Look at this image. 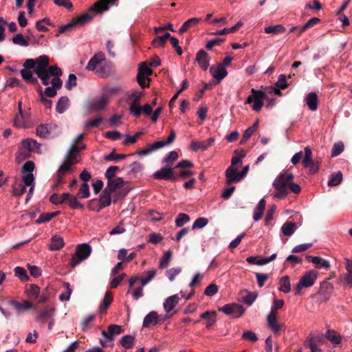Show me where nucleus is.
<instances>
[{"instance_id":"12","label":"nucleus","mask_w":352,"mask_h":352,"mask_svg":"<svg viewBox=\"0 0 352 352\" xmlns=\"http://www.w3.org/2000/svg\"><path fill=\"white\" fill-rule=\"evenodd\" d=\"M49 64L50 58L47 55L39 56L36 58V68L34 69V73L37 74L45 72Z\"/></svg>"},{"instance_id":"44","label":"nucleus","mask_w":352,"mask_h":352,"mask_svg":"<svg viewBox=\"0 0 352 352\" xmlns=\"http://www.w3.org/2000/svg\"><path fill=\"white\" fill-rule=\"evenodd\" d=\"M157 274L156 270L146 271L144 272V277H140V282L142 286H145L151 281Z\"/></svg>"},{"instance_id":"53","label":"nucleus","mask_w":352,"mask_h":352,"mask_svg":"<svg viewBox=\"0 0 352 352\" xmlns=\"http://www.w3.org/2000/svg\"><path fill=\"white\" fill-rule=\"evenodd\" d=\"M79 198H88L90 196L89 186L87 183L83 182L77 194Z\"/></svg>"},{"instance_id":"9","label":"nucleus","mask_w":352,"mask_h":352,"mask_svg":"<svg viewBox=\"0 0 352 352\" xmlns=\"http://www.w3.org/2000/svg\"><path fill=\"white\" fill-rule=\"evenodd\" d=\"M124 329L122 326L118 324H111L107 327V331H102V336L105 338L108 341L113 342L114 338L123 333Z\"/></svg>"},{"instance_id":"55","label":"nucleus","mask_w":352,"mask_h":352,"mask_svg":"<svg viewBox=\"0 0 352 352\" xmlns=\"http://www.w3.org/2000/svg\"><path fill=\"white\" fill-rule=\"evenodd\" d=\"M126 155L125 154H116L115 150H113L109 155L104 157V160L106 161H118L125 159Z\"/></svg>"},{"instance_id":"58","label":"nucleus","mask_w":352,"mask_h":352,"mask_svg":"<svg viewBox=\"0 0 352 352\" xmlns=\"http://www.w3.org/2000/svg\"><path fill=\"white\" fill-rule=\"evenodd\" d=\"M257 297V294L255 292H247L246 294L243 296V302L246 305L250 306L253 304Z\"/></svg>"},{"instance_id":"24","label":"nucleus","mask_w":352,"mask_h":352,"mask_svg":"<svg viewBox=\"0 0 352 352\" xmlns=\"http://www.w3.org/2000/svg\"><path fill=\"white\" fill-rule=\"evenodd\" d=\"M179 298L178 294L168 297L163 304L164 309L166 313L171 311L178 304Z\"/></svg>"},{"instance_id":"8","label":"nucleus","mask_w":352,"mask_h":352,"mask_svg":"<svg viewBox=\"0 0 352 352\" xmlns=\"http://www.w3.org/2000/svg\"><path fill=\"white\" fill-rule=\"evenodd\" d=\"M219 311H222L227 315H230L235 318H239L244 314L245 309L240 304L231 303L226 304L222 307L219 308Z\"/></svg>"},{"instance_id":"17","label":"nucleus","mask_w":352,"mask_h":352,"mask_svg":"<svg viewBox=\"0 0 352 352\" xmlns=\"http://www.w3.org/2000/svg\"><path fill=\"white\" fill-rule=\"evenodd\" d=\"M54 311V307H47L46 309L39 312L38 315L35 318L36 322L44 324L47 319L53 317Z\"/></svg>"},{"instance_id":"25","label":"nucleus","mask_w":352,"mask_h":352,"mask_svg":"<svg viewBox=\"0 0 352 352\" xmlns=\"http://www.w3.org/2000/svg\"><path fill=\"white\" fill-rule=\"evenodd\" d=\"M307 260H311L313 264L316 265V267L318 269L324 268L325 270H329L330 268V263L328 261L319 257V256H307Z\"/></svg>"},{"instance_id":"54","label":"nucleus","mask_w":352,"mask_h":352,"mask_svg":"<svg viewBox=\"0 0 352 352\" xmlns=\"http://www.w3.org/2000/svg\"><path fill=\"white\" fill-rule=\"evenodd\" d=\"M152 74L153 70L148 66L146 63H141L140 64L138 74L143 76H148L152 75Z\"/></svg>"},{"instance_id":"18","label":"nucleus","mask_w":352,"mask_h":352,"mask_svg":"<svg viewBox=\"0 0 352 352\" xmlns=\"http://www.w3.org/2000/svg\"><path fill=\"white\" fill-rule=\"evenodd\" d=\"M125 184V182L122 177H116L107 181V186L105 188L111 193H113L118 189H120Z\"/></svg>"},{"instance_id":"41","label":"nucleus","mask_w":352,"mask_h":352,"mask_svg":"<svg viewBox=\"0 0 352 352\" xmlns=\"http://www.w3.org/2000/svg\"><path fill=\"white\" fill-rule=\"evenodd\" d=\"M69 98L67 96H62L59 98L56 109L58 113H63L65 111V110L67 109L69 105Z\"/></svg>"},{"instance_id":"38","label":"nucleus","mask_w":352,"mask_h":352,"mask_svg":"<svg viewBox=\"0 0 352 352\" xmlns=\"http://www.w3.org/2000/svg\"><path fill=\"white\" fill-rule=\"evenodd\" d=\"M77 162V154L68 151L62 164L67 166L68 168H72V166Z\"/></svg>"},{"instance_id":"13","label":"nucleus","mask_w":352,"mask_h":352,"mask_svg":"<svg viewBox=\"0 0 352 352\" xmlns=\"http://www.w3.org/2000/svg\"><path fill=\"white\" fill-rule=\"evenodd\" d=\"M210 56L204 50H199L196 54L195 60L204 71L208 69L210 65Z\"/></svg>"},{"instance_id":"1","label":"nucleus","mask_w":352,"mask_h":352,"mask_svg":"<svg viewBox=\"0 0 352 352\" xmlns=\"http://www.w3.org/2000/svg\"><path fill=\"white\" fill-rule=\"evenodd\" d=\"M294 175L292 173H280L273 182V187L276 192L274 197L277 199L285 197L289 189L292 192L298 194L301 188L297 184L293 182Z\"/></svg>"},{"instance_id":"35","label":"nucleus","mask_w":352,"mask_h":352,"mask_svg":"<svg viewBox=\"0 0 352 352\" xmlns=\"http://www.w3.org/2000/svg\"><path fill=\"white\" fill-rule=\"evenodd\" d=\"M265 208V201L262 199L259 201L256 208H255L253 218L257 221L263 217V214Z\"/></svg>"},{"instance_id":"31","label":"nucleus","mask_w":352,"mask_h":352,"mask_svg":"<svg viewBox=\"0 0 352 352\" xmlns=\"http://www.w3.org/2000/svg\"><path fill=\"white\" fill-rule=\"evenodd\" d=\"M107 104V99L105 97L96 99L92 101L90 104L89 108L91 111H100L106 107Z\"/></svg>"},{"instance_id":"40","label":"nucleus","mask_w":352,"mask_h":352,"mask_svg":"<svg viewBox=\"0 0 352 352\" xmlns=\"http://www.w3.org/2000/svg\"><path fill=\"white\" fill-rule=\"evenodd\" d=\"M60 213V211L54 212H43L40 214L39 217L36 220L37 224L46 223L50 221L52 219L56 217Z\"/></svg>"},{"instance_id":"11","label":"nucleus","mask_w":352,"mask_h":352,"mask_svg":"<svg viewBox=\"0 0 352 352\" xmlns=\"http://www.w3.org/2000/svg\"><path fill=\"white\" fill-rule=\"evenodd\" d=\"M51 87H47L45 89V94L50 98L55 97L57 94V90L60 89L63 86V81L60 78H53L51 80Z\"/></svg>"},{"instance_id":"4","label":"nucleus","mask_w":352,"mask_h":352,"mask_svg":"<svg viewBox=\"0 0 352 352\" xmlns=\"http://www.w3.org/2000/svg\"><path fill=\"white\" fill-rule=\"evenodd\" d=\"M251 92L252 94L247 98L245 104H250L253 103L252 105V110L258 112L263 107V101L267 98V96L264 91L256 90L254 88L251 89Z\"/></svg>"},{"instance_id":"28","label":"nucleus","mask_w":352,"mask_h":352,"mask_svg":"<svg viewBox=\"0 0 352 352\" xmlns=\"http://www.w3.org/2000/svg\"><path fill=\"white\" fill-rule=\"evenodd\" d=\"M64 245L63 239L59 236L54 235L51 238L49 249L52 251H58L63 248Z\"/></svg>"},{"instance_id":"29","label":"nucleus","mask_w":352,"mask_h":352,"mask_svg":"<svg viewBox=\"0 0 352 352\" xmlns=\"http://www.w3.org/2000/svg\"><path fill=\"white\" fill-rule=\"evenodd\" d=\"M40 146V144L32 139H25L22 141V148L27 150L28 152H32L38 149Z\"/></svg>"},{"instance_id":"23","label":"nucleus","mask_w":352,"mask_h":352,"mask_svg":"<svg viewBox=\"0 0 352 352\" xmlns=\"http://www.w3.org/2000/svg\"><path fill=\"white\" fill-rule=\"evenodd\" d=\"M25 293L27 294L28 298L31 301H34L38 299L41 293V289L37 285L30 284L26 287Z\"/></svg>"},{"instance_id":"6","label":"nucleus","mask_w":352,"mask_h":352,"mask_svg":"<svg viewBox=\"0 0 352 352\" xmlns=\"http://www.w3.org/2000/svg\"><path fill=\"white\" fill-rule=\"evenodd\" d=\"M305 156L302 160L303 166L305 168H309V173L311 174L316 173L319 170V161H314L312 159V152L309 146L305 148Z\"/></svg>"},{"instance_id":"10","label":"nucleus","mask_w":352,"mask_h":352,"mask_svg":"<svg viewBox=\"0 0 352 352\" xmlns=\"http://www.w3.org/2000/svg\"><path fill=\"white\" fill-rule=\"evenodd\" d=\"M72 168H68L67 166L61 164L56 173V182L54 184L53 188H58V186L65 182V176L67 173H72Z\"/></svg>"},{"instance_id":"15","label":"nucleus","mask_w":352,"mask_h":352,"mask_svg":"<svg viewBox=\"0 0 352 352\" xmlns=\"http://www.w3.org/2000/svg\"><path fill=\"white\" fill-rule=\"evenodd\" d=\"M225 175L226 177L227 185H230L232 183L238 182L241 180V177H240L239 173L237 172L236 169L232 166H230L226 169Z\"/></svg>"},{"instance_id":"50","label":"nucleus","mask_w":352,"mask_h":352,"mask_svg":"<svg viewBox=\"0 0 352 352\" xmlns=\"http://www.w3.org/2000/svg\"><path fill=\"white\" fill-rule=\"evenodd\" d=\"M243 25V23L241 21H239L236 24L231 28H225L223 30L217 31L214 33V35H222L228 33H232L236 32Z\"/></svg>"},{"instance_id":"63","label":"nucleus","mask_w":352,"mask_h":352,"mask_svg":"<svg viewBox=\"0 0 352 352\" xmlns=\"http://www.w3.org/2000/svg\"><path fill=\"white\" fill-rule=\"evenodd\" d=\"M130 113L138 118L142 113V107L140 103H131L129 108Z\"/></svg>"},{"instance_id":"30","label":"nucleus","mask_w":352,"mask_h":352,"mask_svg":"<svg viewBox=\"0 0 352 352\" xmlns=\"http://www.w3.org/2000/svg\"><path fill=\"white\" fill-rule=\"evenodd\" d=\"M200 318L204 320H207L206 327L210 328L216 322L217 314L214 311H207L203 313Z\"/></svg>"},{"instance_id":"2","label":"nucleus","mask_w":352,"mask_h":352,"mask_svg":"<svg viewBox=\"0 0 352 352\" xmlns=\"http://www.w3.org/2000/svg\"><path fill=\"white\" fill-rule=\"evenodd\" d=\"M318 272L311 270L306 272L294 287V294L300 295L303 288L311 287L316 282Z\"/></svg>"},{"instance_id":"51","label":"nucleus","mask_w":352,"mask_h":352,"mask_svg":"<svg viewBox=\"0 0 352 352\" xmlns=\"http://www.w3.org/2000/svg\"><path fill=\"white\" fill-rule=\"evenodd\" d=\"M285 30L283 25L278 24L274 26H268L265 28V32L267 34H278L284 32Z\"/></svg>"},{"instance_id":"52","label":"nucleus","mask_w":352,"mask_h":352,"mask_svg":"<svg viewBox=\"0 0 352 352\" xmlns=\"http://www.w3.org/2000/svg\"><path fill=\"white\" fill-rule=\"evenodd\" d=\"M15 276H17L22 281H28L30 277L28 275L26 270L21 267H16L14 270Z\"/></svg>"},{"instance_id":"57","label":"nucleus","mask_w":352,"mask_h":352,"mask_svg":"<svg viewBox=\"0 0 352 352\" xmlns=\"http://www.w3.org/2000/svg\"><path fill=\"white\" fill-rule=\"evenodd\" d=\"M190 221V217L186 213H179L175 219V223L177 227H182L185 223Z\"/></svg>"},{"instance_id":"36","label":"nucleus","mask_w":352,"mask_h":352,"mask_svg":"<svg viewBox=\"0 0 352 352\" xmlns=\"http://www.w3.org/2000/svg\"><path fill=\"white\" fill-rule=\"evenodd\" d=\"M279 290L285 294H287L291 291V284L289 276H285L279 280Z\"/></svg>"},{"instance_id":"32","label":"nucleus","mask_w":352,"mask_h":352,"mask_svg":"<svg viewBox=\"0 0 352 352\" xmlns=\"http://www.w3.org/2000/svg\"><path fill=\"white\" fill-rule=\"evenodd\" d=\"M98 200L102 207H107L111 204V193L104 188Z\"/></svg>"},{"instance_id":"26","label":"nucleus","mask_w":352,"mask_h":352,"mask_svg":"<svg viewBox=\"0 0 352 352\" xmlns=\"http://www.w3.org/2000/svg\"><path fill=\"white\" fill-rule=\"evenodd\" d=\"M306 104L311 111H316L318 109V96L315 92L309 93L305 98Z\"/></svg>"},{"instance_id":"5","label":"nucleus","mask_w":352,"mask_h":352,"mask_svg":"<svg viewBox=\"0 0 352 352\" xmlns=\"http://www.w3.org/2000/svg\"><path fill=\"white\" fill-rule=\"evenodd\" d=\"M59 134L60 130L56 124H43L36 127V135L42 138H54Z\"/></svg>"},{"instance_id":"34","label":"nucleus","mask_w":352,"mask_h":352,"mask_svg":"<svg viewBox=\"0 0 352 352\" xmlns=\"http://www.w3.org/2000/svg\"><path fill=\"white\" fill-rule=\"evenodd\" d=\"M33 72L34 71L32 72L30 70L23 69L21 70V75L27 82L31 83L34 85H38V80L36 78L33 76Z\"/></svg>"},{"instance_id":"33","label":"nucleus","mask_w":352,"mask_h":352,"mask_svg":"<svg viewBox=\"0 0 352 352\" xmlns=\"http://www.w3.org/2000/svg\"><path fill=\"white\" fill-rule=\"evenodd\" d=\"M297 228L296 223L292 221L285 222L281 227V231L285 236H292Z\"/></svg>"},{"instance_id":"39","label":"nucleus","mask_w":352,"mask_h":352,"mask_svg":"<svg viewBox=\"0 0 352 352\" xmlns=\"http://www.w3.org/2000/svg\"><path fill=\"white\" fill-rule=\"evenodd\" d=\"M201 18H191L185 21L179 30V34H183L186 32L190 27L195 26L199 21Z\"/></svg>"},{"instance_id":"7","label":"nucleus","mask_w":352,"mask_h":352,"mask_svg":"<svg viewBox=\"0 0 352 352\" xmlns=\"http://www.w3.org/2000/svg\"><path fill=\"white\" fill-rule=\"evenodd\" d=\"M175 168H172L168 165L156 171L153 174V177L156 179L170 180L171 182H176L178 179V175L174 173Z\"/></svg>"},{"instance_id":"27","label":"nucleus","mask_w":352,"mask_h":352,"mask_svg":"<svg viewBox=\"0 0 352 352\" xmlns=\"http://www.w3.org/2000/svg\"><path fill=\"white\" fill-rule=\"evenodd\" d=\"M158 323V314L156 311H152L148 313L143 320V327H149L151 325H156Z\"/></svg>"},{"instance_id":"43","label":"nucleus","mask_w":352,"mask_h":352,"mask_svg":"<svg viewBox=\"0 0 352 352\" xmlns=\"http://www.w3.org/2000/svg\"><path fill=\"white\" fill-rule=\"evenodd\" d=\"M342 181V174L340 171L332 173L328 181L329 186H336Z\"/></svg>"},{"instance_id":"56","label":"nucleus","mask_w":352,"mask_h":352,"mask_svg":"<svg viewBox=\"0 0 352 352\" xmlns=\"http://www.w3.org/2000/svg\"><path fill=\"white\" fill-rule=\"evenodd\" d=\"M307 342H313V343H318V344H324V338L322 333L319 335H315L314 333H310L309 336L307 338Z\"/></svg>"},{"instance_id":"19","label":"nucleus","mask_w":352,"mask_h":352,"mask_svg":"<svg viewBox=\"0 0 352 352\" xmlns=\"http://www.w3.org/2000/svg\"><path fill=\"white\" fill-rule=\"evenodd\" d=\"M94 11H91L90 8L87 12H85L76 17L73 18L72 21L75 26H81L85 24L86 23L90 21L94 17V14H90V12H94ZM97 12L96 11H95Z\"/></svg>"},{"instance_id":"16","label":"nucleus","mask_w":352,"mask_h":352,"mask_svg":"<svg viewBox=\"0 0 352 352\" xmlns=\"http://www.w3.org/2000/svg\"><path fill=\"white\" fill-rule=\"evenodd\" d=\"M214 142V138H210L209 139L201 142L192 141L190 144V148L193 151H197L199 149L205 151L207 150Z\"/></svg>"},{"instance_id":"61","label":"nucleus","mask_w":352,"mask_h":352,"mask_svg":"<svg viewBox=\"0 0 352 352\" xmlns=\"http://www.w3.org/2000/svg\"><path fill=\"white\" fill-rule=\"evenodd\" d=\"M87 207L90 210L96 212H99L100 210L103 208V207H102V205L100 204L97 199H92L89 200L88 202Z\"/></svg>"},{"instance_id":"46","label":"nucleus","mask_w":352,"mask_h":352,"mask_svg":"<svg viewBox=\"0 0 352 352\" xmlns=\"http://www.w3.org/2000/svg\"><path fill=\"white\" fill-rule=\"evenodd\" d=\"M326 338L333 344H340L342 341L341 336L334 330L329 329L326 333Z\"/></svg>"},{"instance_id":"45","label":"nucleus","mask_w":352,"mask_h":352,"mask_svg":"<svg viewBox=\"0 0 352 352\" xmlns=\"http://www.w3.org/2000/svg\"><path fill=\"white\" fill-rule=\"evenodd\" d=\"M78 197L77 195L74 196L69 193V198H68L67 204L72 209H82L84 208L83 204L78 201Z\"/></svg>"},{"instance_id":"60","label":"nucleus","mask_w":352,"mask_h":352,"mask_svg":"<svg viewBox=\"0 0 352 352\" xmlns=\"http://www.w3.org/2000/svg\"><path fill=\"white\" fill-rule=\"evenodd\" d=\"M208 222L209 221L207 218L199 217L195 221L192 226V230L202 228L205 227L208 223Z\"/></svg>"},{"instance_id":"42","label":"nucleus","mask_w":352,"mask_h":352,"mask_svg":"<svg viewBox=\"0 0 352 352\" xmlns=\"http://www.w3.org/2000/svg\"><path fill=\"white\" fill-rule=\"evenodd\" d=\"M172 255L173 252L170 250L164 252L160 261L159 267L160 269H165L168 266L172 258Z\"/></svg>"},{"instance_id":"62","label":"nucleus","mask_w":352,"mask_h":352,"mask_svg":"<svg viewBox=\"0 0 352 352\" xmlns=\"http://www.w3.org/2000/svg\"><path fill=\"white\" fill-rule=\"evenodd\" d=\"M103 119L101 117L97 118L94 120H90L85 123V128H97L102 122Z\"/></svg>"},{"instance_id":"49","label":"nucleus","mask_w":352,"mask_h":352,"mask_svg":"<svg viewBox=\"0 0 352 352\" xmlns=\"http://www.w3.org/2000/svg\"><path fill=\"white\" fill-rule=\"evenodd\" d=\"M179 157L177 152L172 151L168 153V155L162 160V163L166 164L169 166H172L174 162H175Z\"/></svg>"},{"instance_id":"22","label":"nucleus","mask_w":352,"mask_h":352,"mask_svg":"<svg viewBox=\"0 0 352 352\" xmlns=\"http://www.w3.org/2000/svg\"><path fill=\"white\" fill-rule=\"evenodd\" d=\"M29 121V114L28 113H19L14 119V125L19 128H25L28 126Z\"/></svg>"},{"instance_id":"21","label":"nucleus","mask_w":352,"mask_h":352,"mask_svg":"<svg viewBox=\"0 0 352 352\" xmlns=\"http://www.w3.org/2000/svg\"><path fill=\"white\" fill-rule=\"evenodd\" d=\"M10 305L13 306L16 310H29L30 309H36V306L32 304L31 302L25 300L22 302L16 301L14 300H11L8 302Z\"/></svg>"},{"instance_id":"20","label":"nucleus","mask_w":352,"mask_h":352,"mask_svg":"<svg viewBox=\"0 0 352 352\" xmlns=\"http://www.w3.org/2000/svg\"><path fill=\"white\" fill-rule=\"evenodd\" d=\"M210 72L212 75L213 78H215L218 82L221 81L228 75L227 70L221 65H218L215 68L211 67L210 68Z\"/></svg>"},{"instance_id":"14","label":"nucleus","mask_w":352,"mask_h":352,"mask_svg":"<svg viewBox=\"0 0 352 352\" xmlns=\"http://www.w3.org/2000/svg\"><path fill=\"white\" fill-rule=\"evenodd\" d=\"M105 60V55L103 52L96 53L88 62L86 69L88 71H94L98 65Z\"/></svg>"},{"instance_id":"3","label":"nucleus","mask_w":352,"mask_h":352,"mask_svg":"<svg viewBox=\"0 0 352 352\" xmlns=\"http://www.w3.org/2000/svg\"><path fill=\"white\" fill-rule=\"evenodd\" d=\"M91 253V248L89 244L82 243L77 245L75 253L72 255L70 265L75 267L82 261L87 259Z\"/></svg>"},{"instance_id":"64","label":"nucleus","mask_w":352,"mask_h":352,"mask_svg":"<svg viewBox=\"0 0 352 352\" xmlns=\"http://www.w3.org/2000/svg\"><path fill=\"white\" fill-rule=\"evenodd\" d=\"M12 42L16 45L28 47L29 43L24 38L21 34H17L12 38Z\"/></svg>"},{"instance_id":"59","label":"nucleus","mask_w":352,"mask_h":352,"mask_svg":"<svg viewBox=\"0 0 352 352\" xmlns=\"http://www.w3.org/2000/svg\"><path fill=\"white\" fill-rule=\"evenodd\" d=\"M63 287L65 288L66 291L65 292H63L59 296V299L61 301L68 300L69 299L71 294L72 292V290L70 288V285L69 283H64Z\"/></svg>"},{"instance_id":"37","label":"nucleus","mask_w":352,"mask_h":352,"mask_svg":"<svg viewBox=\"0 0 352 352\" xmlns=\"http://www.w3.org/2000/svg\"><path fill=\"white\" fill-rule=\"evenodd\" d=\"M113 300V296L111 295V293L109 291H107L104 296V298L100 305V310L102 313H105L109 307V305L111 304Z\"/></svg>"},{"instance_id":"48","label":"nucleus","mask_w":352,"mask_h":352,"mask_svg":"<svg viewBox=\"0 0 352 352\" xmlns=\"http://www.w3.org/2000/svg\"><path fill=\"white\" fill-rule=\"evenodd\" d=\"M134 341L135 337L130 335H126L120 340V344L124 348L129 349L133 347Z\"/></svg>"},{"instance_id":"47","label":"nucleus","mask_w":352,"mask_h":352,"mask_svg":"<svg viewBox=\"0 0 352 352\" xmlns=\"http://www.w3.org/2000/svg\"><path fill=\"white\" fill-rule=\"evenodd\" d=\"M45 72L50 76H54V78H60L62 74L61 69L57 65H50L47 67Z\"/></svg>"}]
</instances>
